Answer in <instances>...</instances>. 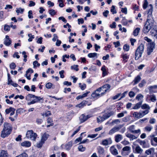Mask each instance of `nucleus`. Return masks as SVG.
<instances>
[{"mask_svg": "<svg viewBox=\"0 0 157 157\" xmlns=\"http://www.w3.org/2000/svg\"><path fill=\"white\" fill-rule=\"evenodd\" d=\"M78 65H74L71 66V68L76 70V71H77L78 70Z\"/></svg>", "mask_w": 157, "mask_h": 157, "instance_id": "nucleus-54", "label": "nucleus"}, {"mask_svg": "<svg viewBox=\"0 0 157 157\" xmlns=\"http://www.w3.org/2000/svg\"><path fill=\"white\" fill-rule=\"evenodd\" d=\"M28 17L29 18H33V16L32 15V10H29L28 12Z\"/></svg>", "mask_w": 157, "mask_h": 157, "instance_id": "nucleus-52", "label": "nucleus"}, {"mask_svg": "<svg viewBox=\"0 0 157 157\" xmlns=\"http://www.w3.org/2000/svg\"><path fill=\"white\" fill-rule=\"evenodd\" d=\"M126 136L127 137L129 138L131 140H133L136 139L137 138V137L135 136L130 133H126Z\"/></svg>", "mask_w": 157, "mask_h": 157, "instance_id": "nucleus-21", "label": "nucleus"}, {"mask_svg": "<svg viewBox=\"0 0 157 157\" xmlns=\"http://www.w3.org/2000/svg\"><path fill=\"white\" fill-rule=\"evenodd\" d=\"M44 142H43L41 140L37 143L36 144V147L38 148L41 147H42L43 144Z\"/></svg>", "mask_w": 157, "mask_h": 157, "instance_id": "nucleus-37", "label": "nucleus"}, {"mask_svg": "<svg viewBox=\"0 0 157 157\" xmlns=\"http://www.w3.org/2000/svg\"><path fill=\"white\" fill-rule=\"evenodd\" d=\"M140 28H137L135 29L133 32V35L134 36H137L140 32Z\"/></svg>", "mask_w": 157, "mask_h": 157, "instance_id": "nucleus-24", "label": "nucleus"}, {"mask_svg": "<svg viewBox=\"0 0 157 157\" xmlns=\"http://www.w3.org/2000/svg\"><path fill=\"white\" fill-rule=\"evenodd\" d=\"M136 94L133 91H131L129 93V96L130 98L133 97Z\"/></svg>", "mask_w": 157, "mask_h": 157, "instance_id": "nucleus-53", "label": "nucleus"}, {"mask_svg": "<svg viewBox=\"0 0 157 157\" xmlns=\"http://www.w3.org/2000/svg\"><path fill=\"white\" fill-rule=\"evenodd\" d=\"M123 49L126 51H128L129 49V46L128 45L125 44L124 46Z\"/></svg>", "mask_w": 157, "mask_h": 157, "instance_id": "nucleus-48", "label": "nucleus"}, {"mask_svg": "<svg viewBox=\"0 0 157 157\" xmlns=\"http://www.w3.org/2000/svg\"><path fill=\"white\" fill-rule=\"evenodd\" d=\"M4 30L6 31H9L10 30V26L7 25H5L4 26Z\"/></svg>", "mask_w": 157, "mask_h": 157, "instance_id": "nucleus-40", "label": "nucleus"}, {"mask_svg": "<svg viewBox=\"0 0 157 157\" xmlns=\"http://www.w3.org/2000/svg\"><path fill=\"white\" fill-rule=\"evenodd\" d=\"M110 87V86L109 84H105L93 92L91 94V96L94 98L97 99L104 95Z\"/></svg>", "mask_w": 157, "mask_h": 157, "instance_id": "nucleus-1", "label": "nucleus"}, {"mask_svg": "<svg viewBox=\"0 0 157 157\" xmlns=\"http://www.w3.org/2000/svg\"><path fill=\"white\" fill-rule=\"evenodd\" d=\"M112 141L111 138L105 139L102 140L101 144L104 146H107L112 144Z\"/></svg>", "mask_w": 157, "mask_h": 157, "instance_id": "nucleus-7", "label": "nucleus"}, {"mask_svg": "<svg viewBox=\"0 0 157 157\" xmlns=\"http://www.w3.org/2000/svg\"><path fill=\"white\" fill-rule=\"evenodd\" d=\"M82 140V138L80 137L77 138L75 140V143L76 144L78 142H80Z\"/></svg>", "mask_w": 157, "mask_h": 157, "instance_id": "nucleus-63", "label": "nucleus"}, {"mask_svg": "<svg viewBox=\"0 0 157 157\" xmlns=\"http://www.w3.org/2000/svg\"><path fill=\"white\" fill-rule=\"evenodd\" d=\"M143 96L141 94H139L136 97V99L139 101H141V100L143 98Z\"/></svg>", "mask_w": 157, "mask_h": 157, "instance_id": "nucleus-34", "label": "nucleus"}, {"mask_svg": "<svg viewBox=\"0 0 157 157\" xmlns=\"http://www.w3.org/2000/svg\"><path fill=\"white\" fill-rule=\"evenodd\" d=\"M63 84L65 85L70 86L71 85V82H69L68 81H65L63 82Z\"/></svg>", "mask_w": 157, "mask_h": 157, "instance_id": "nucleus-61", "label": "nucleus"}, {"mask_svg": "<svg viewBox=\"0 0 157 157\" xmlns=\"http://www.w3.org/2000/svg\"><path fill=\"white\" fill-rule=\"evenodd\" d=\"M111 11L112 13L113 14H114L117 13V11L115 10V7L114 6H112Z\"/></svg>", "mask_w": 157, "mask_h": 157, "instance_id": "nucleus-51", "label": "nucleus"}, {"mask_svg": "<svg viewBox=\"0 0 157 157\" xmlns=\"http://www.w3.org/2000/svg\"><path fill=\"white\" fill-rule=\"evenodd\" d=\"M16 65L14 63H12L10 65V67L11 69H14Z\"/></svg>", "mask_w": 157, "mask_h": 157, "instance_id": "nucleus-42", "label": "nucleus"}, {"mask_svg": "<svg viewBox=\"0 0 157 157\" xmlns=\"http://www.w3.org/2000/svg\"><path fill=\"white\" fill-rule=\"evenodd\" d=\"M113 114V113L112 112H111L104 114L102 117H99V118H100L101 121L102 122L108 118Z\"/></svg>", "mask_w": 157, "mask_h": 157, "instance_id": "nucleus-8", "label": "nucleus"}, {"mask_svg": "<svg viewBox=\"0 0 157 157\" xmlns=\"http://www.w3.org/2000/svg\"><path fill=\"white\" fill-rule=\"evenodd\" d=\"M133 151L135 153L141 154L143 153V150L139 145H137L135 147V151Z\"/></svg>", "mask_w": 157, "mask_h": 157, "instance_id": "nucleus-13", "label": "nucleus"}, {"mask_svg": "<svg viewBox=\"0 0 157 157\" xmlns=\"http://www.w3.org/2000/svg\"><path fill=\"white\" fill-rule=\"evenodd\" d=\"M49 135L48 134L44 133L41 137V140L43 142H44L47 139Z\"/></svg>", "mask_w": 157, "mask_h": 157, "instance_id": "nucleus-23", "label": "nucleus"}, {"mask_svg": "<svg viewBox=\"0 0 157 157\" xmlns=\"http://www.w3.org/2000/svg\"><path fill=\"white\" fill-rule=\"evenodd\" d=\"M141 78L140 76L138 75L136 77L134 80V84H137L141 80Z\"/></svg>", "mask_w": 157, "mask_h": 157, "instance_id": "nucleus-29", "label": "nucleus"}, {"mask_svg": "<svg viewBox=\"0 0 157 157\" xmlns=\"http://www.w3.org/2000/svg\"><path fill=\"white\" fill-rule=\"evenodd\" d=\"M34 98L35 99L33 100H35V101H36V103L40 101L42 99V98H41L40 97H38L35 96Z\"/></svg>", "mask_w": 157, "mask_h": 157, "instance_id": "nucleus-38", "label": "nucleus"}, {"mask_svg": "<svg viewBox=\"0 0 157 157\" xmlns=\"http://www.w3.org/2000/svg\"><path fill=\"white\" fill-rule=\"evenodd\" d=\"M43 122L42 120L41 119L37 118L36 120V122L38 124H40Z\"/></svg>", "mask_w": 157, "mask_h": 157, "instance_id": "nucleus-62", "label": "nucleus"}, {"mask_svg": "<svg viewBox=\"0 0 157 157\" xmlns=\"http://www.w3.org/2000/svg\"><path fill=\"white\" fill-rule=\"evenodd\" d=\"M64 73V71L63 70H62L59 72V74L60 75V78H64V75L63 74Z\"/></svg>", "mask_w": 157, "mask_h": 157, "instance_id": "nucleus-59", "label": "nucleus"}, {"mask_svg": "<svg viewBox=\"0 0 157 157\" xmlns=\"http://www.w3.org/2000/svg\"><path fill=\"white\" fill-rule=\"evenodd\" d=\"M142 101H141L139 102L136 103L135 104V105L132 109H138L141 106V105H142Z\"/></svg>", "mask_w": 157, "mask_h": 157, "instance_id": "nucleus-25", "label": "nucleus"}, {"mask_svg": "<svg viewBox=\"0 0 157 157\" xmlns=\"http://www.w3.org/2000/svg\"><path fill=\"white\" fill-rule=\"evenodd\" d=\"M49 13L52 16H53L56 14L55 11L53 9H51L49 11Z\"/></svg>", "mask_w": 157, "mask_h": 157, "instance_id": "nucleus-41", "label": "nucleus"}, {"mask_svg": "<svg viewBox=\"0 0 157 157\" xmlns=\"http://www.w3.org/2000/svg\"><path fill=\"white\" fill-rule=\"evenodd\" d=\"M149 10L148 11V17L147 20L145 23H147L149 25V26H151V28H153L155 26L156 23L154 21L153 19L151 17V15L152 13L153 7L151 4H150L149 6Z\"/></svg>", "mask_w": 157, "mask_h": 157, "instance_id": "nucleus-3", "label": "nucleus"}, {"mask_svg": "<svg viewBox=\"0 0 157 157\" xmlns=\"http://www.w3.org/2000/svg\"><path fill=\"white\" fill-rule=\"evenodd\" d=\"M149 25L147 23H145L144 24V27L143 29V31L145 33H147L151 29V26H149Z\"/></svg>", "mask_w": 157, "mask_h": 157, "instance_id": "nucleus-11", "label": "nucleus"}, {"mask_svg": "<svg viewBox=\"0 0 157 157\" xmlns=\"http://www.w3.org/2000/svg\"><path fill=\"white\" fill-rule=\"evenodd\" d=\"M115 138L116 142L118 143L123 139V137L121 135L118 134L115 136Z\"/></svg>", "mask_w": 157, "mask_h": 157, "instance_id": "nucleus-20", "label": "nucleus"}, {"mask_svg": "<svg viewBox=\"0 0 157 157\" xmlns=\"http://www.w3.org/2000/svg\"><path fill=\"white\" fill-rule=\"evenodd\" d=\"M52 83L48 82L47 83L46 85V87L48 89H50L52 86Z\"/></svg>", "mask_w": 157, "mask_h": 157, "instance_id": "nucleus-57", "label": "nucleus"}, {"mask_svg": "<svg viewBox=\"0 0 157 157\" xmlns=\"http://www.w3.org/2000/svg\"><path fill=\"white\" fill-rule=\"evenodd\" d=\"M121 22L122 24L124 25H126L128 24V21L124 17H123V19L122 20Z\"/></svg>", "mask_w": 157, "mask_h": 157, "instance_id": "nucleus-47", "label": "nucleus"}, {"mask_svg": "<svg viewBox=\"0 0 157 157\" xmlns=\"http://www.w3.org/2000/svg\"><path fill=\"white\" fill-rule=\"evenodd\" d=\"M3 125L4 128L1 132V136L4 138L10 134L12 128L11 124L7 122H5Z\"/></svg>", "mask_w": 157, "mask_h": 157, "instance_id": "nucleus-2", "label": "nucleus"}, {"mask_svg": "<svg viewBox=\"0 0 157 157\" xmlns=\"http://www.w3.org/2000/svg\"><path fill=\"white\" fill-rule=\"evenodd\" d=\"M78 150L80 151H84L86 149V148L83 147L82 145H79L78 147Z\"/></svg>", "mask_w": 157, "mask_h": 157, "instance_id": "nucleus-36", "label": "nucleus"}, {"mask_svg": "<svg viewBox=\"0 0 157 157\" xmlns=\"http://www.w3.org/2000/svg\"><path fill=\"white\" fill-rule=\"evenodd\" d=\"M14 110V108L10 107L9 108L6 109L5 110V112L7 114H8L11 111H13Z\"/></svg>", "mask_w": 157, "mask_h": 157, "instance_id": "nucleus-35", "label": "nucleus"}, {"mask_svg": "<svg viewBox=\"0 0 157 157\" xmlns=\"http://www.w3.org/2000/svg\"><path fill=\"white\" fill-rule=\"evenodd\" d=\"M150 32L152 36L155 37L156 38H157V29L156 26L153 27V28L151 29Z\"/></svg>", "mask_w": 157, "mask_h": 157, "instance_id": "nucleus-16", "label": "nucleus"}, {"mask_svg": "<svg viewBox=\"0 0 157 157\" xmlns=\"http://www.w3.org/2000/svg\"><path fill=\"white\" fill-rule=\"evenodd\" d=\"M97 54L96 53H90L88 54V56L89 58H94L97 56Z\"/></svg>", "mask_w": 157, "mask_h": 157, "instance_id": "nucleus-33", "label": "nucleus"}, {"mask_svg": "<svg viewBox=\"0 0 157 157\" xmlns=\"http://www.w3.org/2000/svg\"><path fill=\"white\" fill-rule=\"evenodd\" d=\"M18 156L20 157H28V155L26 153L24 152Z\"/></svg>", "mask_w": 157, "mask_h": 157, "instance_id": "nucleus-49", "label": "nucleus"}, {"mask_svg": "<svg viewBox=\"0 0 157 157\" xmlns=\"http://www.w3.org/2000/svg\"><path fill=\"white\" fill-rule=\"evenodd\" d=\"M8 75V84H10L12 82V80L10 78V75L9 74V73H8L7 74Z\"/></svg>", "mask_w": 157, "mask_h": 157, "instance_id": "nucleus-46", "label": "nucleus"}, {"mask_svg": "<svg viewBox=\"0 0 157 157\" xmlns=\"http://www.w3.org/2000/svg\"><path fill=\"white\" fill-rule=\"evenodd\" d=\"M21 145L23 147H29L31 146V143L29 141H25L21 143Z\"/></svg>", "mask_w": 157, "mask_h": 157, "instance_id": "nucleus-18", "label": "nucleus"}, {"mask_svg": "<svg viewBox=\"0 0 157 157\" xmlns=\"http://www.w3.org/2000/svg\"><path fill=\"white\" fill-rule=\"evenodd\" d=\"M144 46L143 44H141L138 47L135 53V59L137 60L141 57L144 52Z\"/></svg>", "mask_w": 157, "mask_h": 157, "instance_id": "nucleus-4", "label": "nucleus"}, {"mask_svg": "<svg viewBox=\"0 0 157 157\" xmlns=\"http://www.w3.org/2000/svg\"><path fill=\"white\" fill-rule=\"evenodd\" d=\"M80 126H79L78 128L74 132L73 134L71 135V136L73 137L76 133H77L80 130Z\"/></svg>", "mask_w": 157, "mask_h": 157, "instance_id": "nucleus-56", "label": "nucleus"}, {"mask_svg": "<svg viewBox=\"0 0 157 157\" xmlns=\"http://www.w3.org/2000/svg\"><path fill=\"white\" fill-rule=\"evenodd\" d=\"M84 105V103L82 102L80 103L79 104L77 105L76 106L77 107H79V108H82L83 107Z\"/></svg>", "mask_w": 157, "mask_h": 157, "instance_id": "nucleus-60", "label": "nucleus"}, {"mask_svg": "<svg viewBox=\"0 0 157 157\" xmlns=\"http://www.w3.org/2000/svg\"><path fill=\"white\" fill-rule=\"evenodd\" d=\"M111 153L114 155H117L118 154L117 150L114 146H112L110 148Z\"/></svg>", "mask_w": 157, "mask_h": 157, "instance_id": "nucleus-15", "label": "nucleus"}, {"mask_svg": "<svg viewBox=\"0 0 157 157\" xmlns=\"http://www.w3.org/2000/svg\"><path fill=\"white\" fill-rule=\"evenodd\" d=\"M150 137L151 138V144L153 146H156L157 144V138L155 137V136L153 135H150Z\"/></svg>", "mask_w": 157, "mask_h": 157, "instance_id": "nucleus-14", "label": "nucleus"}, {"mask_svg": "<svg viewBox=\"0 0 157 157\" xmlns=\"http://www.w3.org/2000/svg\"><path fill=\"white\" fill-rule=\"evenodd\" d=\"M141 108L142 109L146 110L148 109V110L150 109V107L149 106L146 104H144L142 105L141 106Z\"/></svg>", "mask_w": 157, "mask_h": 157, "instance_id": "nucleus-31", "label": "nucleus"}, {"mask_svg": "<svg viewBox=\"0 0 157 157\" xmlns=\"http://www.w3.org/2000/svg\"><path fill=\"white\" fill-rule=\"evenodd\" d=\"M157 86H151L149 87V89L150 93L156 92L157 91Z\"/></svg>", "mask_w": 157, "mask_h": 157, "instance_id": "nucleus-19", "label": "nucleus"}, {"mask_svg": "<svg viewBox=\"0 0 157 157\" xmlns=\"http://www.w3.org/2000/svg\"><path fill=\"white\" fill-rule=\"evenodd\" d=\"M24 10V9H22L21 8H17L16 12L17 13V14L18 15V14L20 13H23Z\"/></svg>", "mask_w": 157, "mask_h": 157, "instance_id": "nucleus-32", "label": "nucleus"}, {"mask_svg": "<svg viewBox=\"0 0 157 157\" xmlns=\"http://www.w3.org/2000/svg\"><path fill=\"white\" fill-rule=\"evenodd\" d=\"M35 97V95L31 94H29L27 95L25 98V99L27 101H29L31 100V99L32 98H34Z\"/></svg>", "mask_w": 157, "mask_h": 157, "instance_id": "nucleus-26", "label": "nucleus"}, {"mask_svg": "<svg viewBox=\"0 0 157 157\" xmlns=\"http://www.w3.org/2000/svg\"><path fill=\"white\" fill-rule=\"evenodd\" d=\"M33 67L34 68L36 67H39L40 65V64L38 63V62L36 60L33 62Z\"/></svg>", "mask_w": 157, "mask_h": 157, "instance_id": "nucleus-39", "label": "nucleus"}, {"mask_svg": "<svg viewBox=\"0 0 157 157\" xmlns=\"http://www.w3.org/2000/svg\"><path fill=\"white\" fill-rule=\"evenodd\" d=\"M90 117L89 115L85 116L83 114H82L80 116L79 118L80 123H82L85 122Z\"/></svg>", "mask_w": 157, "mask_h": 157, "instance_id": "nucleus-12", "label": "nucleus"}, {"mask_svg": "<svg viewBox=\"0 0 157 157\" xmlns=\"http://www.w3.org/2000/svg\"><path fill=\"white\" fill-rule=\"evenodd\" d=\"M26 136L31 140H35L37 134L32 130H29L27 132Z\"/></svg>", "mask_w": 157, "mask_h": 157, "instance_id": "nucleus-5", "label": "nucleus"}, {"mask_svg": "<svg viewBox=\"0 0 157 157\" xmlns=\"http://www.w3.org/2000/svg\"><path fill=\"white\" fill-rule=\"evenodd\" d=\"M0 157H8L7 151L5 150H2L0 153Z\"/></svg>", "mask_w": 157, "mask_h": 157, "instance_id": "nucleus-22", "label": "nucleus"}, {"mask_svg": "<svg viewBox=\"0 0 157 157\" xmlns=\"http://www.w3.org/2000/svg\"><path fill=\"white\" fill-rule=\"evenodd\" d=\"M121 128V127L120 126H116L114 127L109 131V135H112L114 133L119 131Z\"/></svg>", "mask_w": 157, "mask_h": 157, "instance_id": "nucleus-10", "label": "nucleus"}, {"mask_svg": "<svg viewBox=\"0 0 157 157\" xmlns=\"http://www.w3.org/2000/svg\"><path fill=\"white\" fill-rule=\"evenodd\" d=\"M148 2L147 0H145L143 5V8L144 9H146L147 6Z\"/></svg>", "mask_w": 157, "mask_h": 157, "instance_id": "nucleus-43", "label": "nucleus"}, {"mask_svg": "<svg viewBox=\"0 0 157 157\" xmlns=\"http://www.w3.org/2000/svg\"><path fill=\"white\" fill-rule=\"evenodd\" d=\"M155 48V44L153 42L148 43L147 44V53L148 55H149L153 52Z\"/></svg>", "mask_w": 157, "mask_h": 157, "instance_id": "nucleus-6", "label": "nucleus"}, {"mask_svg": "<svg viewBox=\"0 0 157 157\" xmlns=\"http://www.w3.org/2000/svg\"><path fill=\"white\" fill-rule=\"evenodd\" d=\"M156 122V120L153 118H151L149 120V122L151 124H154Z\"/></svg>", "mask_w": 157, "mask_h": 157, "instance_id": "nucleus-58", "label": "nucleus"}, {"mask_svg": "<svg viewBox=\"0 0 157 157\" xmlns=\"http://www.w3.org/2000/svg\"><path fill=\"white\" fill-rule=\"evenodd\" d=\"M146 82L144 80H143L139 84V86L140 87H142L146 83Z\"/></svg>", "mask_w": 157, "mask_h": 157, "instance_id": "nucleus-55", "label": "nucleus"}, {"mask_svg": "<svg viewBox=\"0 0 157 157\" xmlns=\"http://www.w3.org/2000/svg\"><path fill=\"white\" fill-rule=\"evenodd\" d=\"M11 43V39H5L4 41V44L6 46H9Z\"/></svg>", "mask_w": 157, "mask_h": 157, "instance_id": "nucleus-27", "label": "nucleus"}, {"mask_svg": "<svg viewBox=\"0 0 157 157\" xmlns=\"http://www.w3.org/2000/svg\"><path fill=\"white\" fill-rule=\"evenodd\" d=\"M72 146V142L70 141L67 144L65 145L66 149L68 150L70 149Z\"/></svg>", "mask_w": 157, "mask_h": 157, "instance_id": "nucleus-30", "label": "nucleus"}, {"mask_svg": "<svg viewBox=\"0 0 157 157\" xmlns=\"http://www.w3.org/2000/svg\"><path fill=\"white\" fill-rule=\"evenodd\" d=\"M97 150L99 157H104L105 155V150L104 148L101 147L99 146Z\"/></svg>", "mask_w": 157, "mask_h": 157, "instance_id": "nucleus-9", "label": "nucleus"}, {"mask_svg": "<svg viewBox=\"0 0 157 157\" xmlns=\"http://www.w3.org/2000/svg\"><path fill=\"white\" fill-rule=\"evenodd\" d=\"M130 147L128 146H126L123 148L122 150L124 151H128L130 150Z\"/></svg>", "mask_w": 157, "mask_h": 157, "instance_id": "nucleus-50", "label": "nucleus"}, {"mask_svg": "<svg viewBox=\"0 0 157 157\" xmlns=\"http://www.w3.org/2000/svg\"><path fill=\"white\" fill-rule=\"evenodd\" d=\"M81 83H79V85L81 89L82 90H83L86 88V85L85 84H83L81 86Z\"/></svg>", "mask_w": 157, "mask_h": 157, "instance_id": "nucleus-44", "label": "nucleus"}, {"mask_svg": "<svg viewBox=\"0 0 157 157\" xmlns=\"http://www.w3.org/2000/svg\"><path fill=\"white\" fill-rule=\"evenodd\" d=\"M121 143L124 145H126L129 144V142L126 140H124L121 142Z\"/></svg>", "mask_w": 157, "mask_h": 157, "instance_id": "nucleus-64", "label": "nucleus"}, {"mask_svg": "<svg viewBox=\"0 0 157 157\" xmlns=\"http://www.w3.org/2000/svg\"><path fill=\"white\" fill-rule=\"evenodd\" d=\"M149 112V110L148 109L146 110H145L141 112V114L142 115V117L145 115L147 114Z\"/></svg>", "mask_w": 157, "mask_h": 157, "instance_id": "nucleus-45", "label": "nucleus"}, {"mask_svg": "<svg viewBox=\"0 0 157 157\" xmlns=\"http://www.w3.org/2000/svg\"><path fill=\"white\" fill-rule=\"evenodd\" d=\"M152 128V127L150 125H147L144 128L145 130L148 132H150Z\"/></svg>", "mask_w": 157, "mask_h": 157, "instance_id": "nucleus-28", "label": "nucleus"}, {"mask_svg": "<svg viewBox=\"0 0 157 157\" xmlns=\"http://www.w3.org/2000/svg\"><path fill=\"white\" fill-rule=\"evenodd\" d=\"M132 115L133 117L136 118L140 119L142 117L141 112H134L133 113Z\"/></svg>", "mask_w": 157, "mask_h": 157, "instance_id": "nucleus-17", "label": "nucleus"}]
</instances>
